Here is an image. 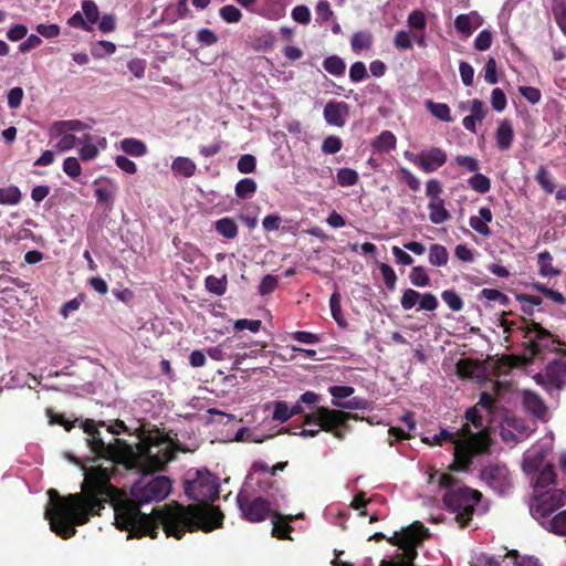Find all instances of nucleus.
<instances>
[{
    "mask_svg": "<svg viewBox=\"0 0 566 566\" xmlns=\"http://www.w3.org/2000/svg\"><path fill=\"white\" fill-rule=\"evenodd\" d=\"M112 471L102 467L85 470L81 493L61 496L56 490L50 489L44 517L51 531L67 539L75 535L76 525H85L91 516L101 514L108 503L114 509L115 525L128 531L129 537L156 538L161 526L166 536L180 539L186 532H211L223 525L224 515L221 512L203 506L176 504L145 515L140 506L164 501L171 491V480L164 475L150 476L154 471L142 470L143 476L133 484L128 497L112 484Z\"/></svg>",
    "mask_w": 566,
    "mask_h": 566,
    "instance_id": "f257e3e1",
    "label": "nucleus"
},
{
    "mask_svg": "<svg viewBox=\"0 0 566 566\" xmlns=\"http://www.w3.org/2000/svg\"><path fill=\"white\" fill-rule=\"evenodd\" d=\"M465 419L467 422L459 429L462 439L454 448V461L450 467L453 471H468L473 458L488 452L491 444L490 432L483 424L478 405L467 409Z\"/></svg>",
    "mask_w": 566,
    "mask_h": 566,
    "instance_id": "f03ea898",
    "label": "nucleus"
},
{
    "mask_svg": "<svg viewBox=\"0 0 566 566\" xmlns=\"http://www.w3.org/2000/svg\"><path fill=\"white\" fill-rule=\"evenodd\" d=\"M138 451L143 460L142 470L163 471L167 463L176 458L177 451H184L169 434L155 428L142 439Z\"/></svg>",
    "mask_w": 566,
    "mask_h": 566,
    "instance_id": "7ed1b4c3",
    "label": "nucleus"
},
{
    "mask_svg": "<svg viewBox=\"0 0 566 566\" xmlns=\"http://www.w3.org/2000/svg\"><path fill=\"white\" fill-rule=\"evenodd\" d=\"M428 530L420 522H412L387 538L388 543L397 546L400 552L389 558L381 559L379 566H417L418 547L427 535Z\"/></svg>",
    "mask_w": 566,
    "mask_h": 566,
    "instance_id": "20e7f679",
    "label": "nucleus"
},
{
    "mask_svg": "<svg viewBox=\"0 0 566 566\" xmlns=\"http://www.w3.org/2000/svg\"><path fill=\"white\" fill-rule=\"evenodd\" d=\"M439 484L448 492L443 496V502L449 511L457 513L455 520L459 525L464 527L472 521L475 507L481 501L482 494L470 488L463 486L453 489L457 479L452 474L444 473L440 476Z\"/></svg>",
    "mask_w": 566,
    "mask_h": 566,
    "instance_id": "39448f33",
    "label": "nucleus"
},
{
    "mask_svg": "<svg viewBox=\"0 0 566 566\" xmlns=\"http://www.w3.org/2000/svg\"><path fill=\"white\" fill-rule=\"evenodd\" d=\"M185 495L196 502L190 506H203L206 509H216L223 516L224 513L219 506L211 505L220 497L219 478L207 469L189 470L184 480Z\"/></svg>",
    "mask_w": 566,
    "mask_h": 566,
    "instance_id": "423d86ee",
    "label": "nucleus"
},
{
    "mask_svg": "<svg viewBox=\"0 0 566 566\" xmlns=\"http://www.w3.org/2000/svg\"><path fill=\"white\" fill-rule=\"evenodd\" d=\"M104 426H106L105 421L97 422L92 418H86L81 422L83 431L88 434L85 439L86 444L95 457L113 462L119 461L132 452V447L125 440L118 438L106 442L101 431V427Z\"/></svg>",
    "mask_w": 566,
    "mask_h": 566,
    "instance_id": "0eeeda50",
    "label": "nucleus"
},
{
    "mask_svg": "<svg viewBox=\"0 0 566 566\" xmlns=\"http://www.w3.org/2000/svg\"><path fill=\"white\" fill-rule=\"evenodd\" d=\"M361 419L357 413L329 409V407H316V410L305 413L303 424H316L323 431L331 432L338 440H344L346 433L352 430L349 420Z\"/></svg>",
    "mask_w": 566,
    "mask_h": 566,
    "instance_id": "6e6552de",
    "label": "nucleus"
},
{
    "mask_svg": "<svg viewBox=\"0 0 566 566\" xmlns=\"http://www.w3.org/2000/svg\"><path fill=\"white\" fill-rule=\"evenodd\" d=\"M523 338L525 339L523 350L527 360H533L548 350L556 349V344H559L547 328L533 319H530L528 326L525 327Z\"/></svg>",
    "mask_w": 566,
    "mask_h": 566,
    "instance_id": "1a4fd4ad",
    "label": "nucleus"
},
{
    "mask_svg": "<svg viewBox=\"0 0 566 566\" xmlns=\"http://www.w3.org/2000/svg\"><path fill=\"white\" fill-rule=\"evenodd\" d=\"M238 506L245 521L250 523H261L268 516H272L271 504L264 497H250L248 494L240 493L237 497Z\"/></svg>",
    "mask_w": 566,
    "mask_h": 566,
    "instance_id": "9d476101",
    "label": "nucleus"
},
{
    "mask_svg": "<svg viewBox=\"0 0 566 566\" xmlns=\"http://www.w3.org/2000/svg\"><path fill=\"white\" fill-rule=\"evenodd\" d=\"M566 503V492L560 489L548 490L535 499L531 506L532 516L543 521Z\"/></svg>",
    "mask_w": 566,
    "mask_h": 566,
    "instance_id": "9b49d317",
    "label": "nucleus"
},
{
    "mask_svg": "<svg viewBox=\"0 0 566 566\" xmlns=\"http://www.w3.org/2000/svg\"><path fill=\"white\" fill-rule=\"evenodd\" d=\"M480 478L492 490L503 495L512 488L511 474L503 463H491L482 468Z\"/></svg>",
    "mask_w": 566,
    "mask_h": 566,
    "instance_id": "f8f14e48",
    "label": "nucleus"
},
{
    "mask_svg": "<svg viewBox=\"0 0 566 566\" xmlns=\"http://www.w3.org/2000/svg\"><path fill=\"white\" fill-rule=\"evenodd\" d=\"M534 380L548 392L560 391L566 385V361H551L546 366V371H544V374H536Z\"/></svg>",
    "mask_w": 566,
    "mask_h": 566,
    "instance_id": "ddd939ff",
    "label": "nucleus"
},
{
    "mask_svg": "<svg viewBox=\"0 0 566 566\" xmlns=\"http://www.w3.org/2000/svg\"><path fill=\"white\" fill-rule=\"evenodd\" d=\"M448 161V154L440 147H431L418 154L415 166L424 174H432L443 167Z\"/></svg>",
    "mask_w": 566,
    "mask_h": 566,
    "instance_id": "4468645a",
    "label": "nucleus"
},
{
    "mask_svg": "<svg viewBox=\"0 0 566 566\" xmlns=\"http://www.w3.org/2000/svg\"><path fill=\"white\" fill-rule=\"evenodd\" d=\"M350 113V106L344 101H329L323 107V118L327 124L344 127Z\"/></svg>",
    "mask_w": 566,
    "mask_h": 566,
    "instance_id": "2eb2a0df",
    "label": "nucleus"
},
{
    "mask_svg": "<svg viewBox=\"0 0 566 566\" xmlns=\"http://www.w3.org/2000/svg\"><path fill=\"white\" fill-rule=\"evenodd\" d=\"M294 515H282L280 512L272 513V535L280 539H291L292 526L291 522L294 521Z\"/></svg>",
    "mask_w": 566,
    "mask_h": 566,
    "instance_id": "dca6fc26",
    "label": "nucleus"
},
{
    "mask_svg": "<svg viewBox=\"0 0 566 566\" xmlns=\"http://www.w3.org/2000/svg\"><path fill=\"white\" fill-rule=\"evenodd\" d=\"M482 24V18L476 11L471 13L459 14L454 20V28L464 36H470L475 29Z\"/></svg>",
    "mask_w": 566,
    "mask_h": 566,
    "instance_id": "f3484780",
    "label": "nucleus"
},
{
    "mask_svg": "<svg viewBox=\"0 0 566 566\" xmlns=\"http://www.w3.org/2000/svg\"><path fill=\"white\" fill-rule=\"evenodd\" d=\"M513 140L514 130L511 120L506 118L502 119L495 132L496 147L502 151H506L511 149Z\"/></svg>",
    "mask_w": 566,
    "mask_h": 566,
    "instance_id": "a211bd4d",
    "label": "nucleus"
},
{
    "mask_svg": "<svg viewBox=\"0 0 566 566\" xmlns=\"http://www.w3.org/2000/svg\"><path fill=\"white\" fill-rule=\"evenodd\" d=\"M170 169L176 177L191 178L196 174L197 166L187 157H177L172 160Z\"/></svg>",
    "mask_w": 566,
    "mask_h": 566,
    "instance_id": "6ab92c4d",
    "label": "nucleus"
},
{
    "mask_svg": "<svg viewBox=\"0 0 566 566\" xmlns=\"http://www.w3.org/2000/svg\"><path fill=\"white\" fill-rule=\"evenodd\" d=\"M429 220L436 224H441L451 219V213L446 208L444 199L429 201Z\"/></svg>",
    "mask_w": 566,
    "mask_h": 566,
    "instance_id": "aec40b11",
    "label": "nucleus"
},
{
    "mask_svg": "<svg viewBox=\"0 0 566 566\" xmlns=\"http://www.w3.org/2000/svg\"><path fill=\"white\" fill-rule=\"evenodd\" d=\"M90 126L78 119L59 120L53 123L51 127V135H62L64 133L71 134V132H81Z\"/></svg>",
    "mask_w": 566,
    "mask_h": 566,
    "instance_id": "412c9836",
    "label": "nucleus"
},
{
    "mask_svg": "<svg viewBox=\"0 0 566 566\" xmlns=\"http://www.w3.org/2000/svg\"><path fill=\"white\" fill-rule=\"evenodd\" d=\"M116 186L112 181H107V185L99 181H95V198L97 203L105 205L108 209H112Z\"/></svg>",
    "mask_w": 566,
    "mask_h": 566,
    "instance_id": "4be33fe9",
    "label": "nucleus"
},
{
    "mask_svg": "<svg viewBox=\"0 0 566 566\" xmlns=\"http://www.w3.org/2000/svg\"><path fill=\"white\" fill-rule=\"evenodd\" d=\"M374 43V36L369 31L355 32L350 38V46L354 53L360 54L363 51L370 50Z\"/></svg>",
    "mask_w": 566,
    "mask_h": 566,
    "instance_id": "5701e85b",
    "label": "nucleus"
},
{
    "mask_svg": "<svg viewBox=\"0 0 566 566\" xmlns=\"http://www.w3.org/2000/svg\"><path fill=\"white\" fill-rule=\"evenodd\" d=\"M511 312H503L499 318V325L503 328L504 333L512 334L515 331H520L522 336L525 334V327L528 326L530 319L520 317L518 319H507L506 315Z\"/></svg>",
    "mask_w": 566,
    "mask_h": 566,
    "instance_id": "b1692460",
    "label": "nucleus"
},
{
    "mask_svg": "<svg viewBox=\"0 0 566 566\" xmlns=\"http://www.w3.org/2000/svg\"><path fill=\"white\" fill-rule=\"evenodd\" d=\"M554 259L549 251L539 252L537 255L538 274L544 277H556L560 275V271L552 265Z\"/></svg>",
    "mask_w": 566,
    "mask_h": 566,
    "instance_id": "393cba45",
    "label": "nucleus"
},
{
    "mask_svg": "<svg viewBox=\"0 0 566 566\" xmlns=\"http://www.w3.org/2000/svg\"><path fill=\"white\" fill-rule=\"evenodd\" d=\"M556 472L552 463H546L537 473L534 482L535 490L546 489L548 485L555 484Z\"/></svg>",
    "mask_w": 566,
    "mask_h": 566,
    "instance_id": "a878e982",
    "label": "nucleus"
},
{
    "mask_svg": "<svg viewBox=\"0 0 566 566\" xmlns=\"http://www.w3.org/2000/svg\"><path fill=\"white\" fill-rule=\"evenodd\" d=\"M449 251L444 245L436 243L429 247V263L433 266H446L449 262Z\"/></svg>",
    "mask_w": 566,
    "mask_h": 566,
    "instance_id": "bb28decb",
    "label": "nucleus"
},
{
    "mask_svg": "<svg viewBox=\"0 0 566 566\" xmlns=\"http://www.w3.org/2000/svg\"><path fill=\"white\" fill-rule=\"evenodd\" d=\"M214 226L217 232L227 239H234L238 237L239 227L233 218H221L216 221Z\"/></svg>",
    "mask_w": 566,
    "mask_h": 566,
    "instance_id": "cd10ccee",
    "label": "nucleus"
},
{
    "mask_svg": "<svg viewBox=\"0 0 566 566\" xmlns=\"http://www.w3.org/2000/svg\"><path fill=\"white\" fill-rule=\"evenodd\" d=\"M232 338H227L218 346L208 348V352H206L208 353V357L217 361L232 358L233 354L230 352L232 349Z\"/></svg>",
    "mask_w": 566,
    "mask_h": 566,
    "instance_id": "c85d7f7f",
    "label": "nucleus"
},
{
    "mask_svg": "<svg viewBox=\"0 0 566 566\" xmlns=\"http://www.w3.org/2000/svg\"><path fill=\"white\" fill-rule=\"evenodd\" d=\"M462 438L459 437V430L457 432H451L447 429H442L440 433H436L432 437H424L422 439L423 442L429 444H436V446H442L444 442H452L454 443V448L457 447V443Z\"/></svg>",
    "mask_w": 566,
    "mask_h": 566,
    "instance_id": "c756f323",
    "label": "nucleus"
},
{
    "mask_svg": "<svg viewBox=\"0 0 566 566\" xmlns=\"http://www.w3.org/2000/svg\"><path fill=\"white\" fill-rule=\"evenodd\" d=\"M424 106L436 118L448 123L453 120L450 106L447 103H438L429 99L424 103Z\"/></svg>",
    "mask_w": 566,
    "mask_h": 566,
    "instance_id": "7c9ffc66",
    "label": "nucleus"
},
{
    "mask_svg": "<svg viewBox=\"0 0 566 566\" xmlns=\"http://www.w3.org/2000/svg\"><path fill=\"white\" fill-rule=\"evenodd\" d=\"M534 180L546 193H552L556 189L554 177H552V174L547 171L545 166L538 167L534 176Z\"/></svg>",
    "mask_w": 566,
    "mask_h": 566,
    "instance_id": "2f4dec72",
    "label": "nucleus"
},
{
    "mask_svg": "<svg viewBox=\"0 0 566 566\" xmlns=\"http://www.w3.org/2000/svg\"><path fill=\"white\" fill-rule=\"evenodd\" d=\"M373 147L382 153H388L396 147V137L389 130L381 132L373 143Z\"/></svg>",
    "mask_w": 566,
    "mask_h": 566,
    "instance_id": "473e14b6",
    "label": "nucleus"
},
{
    "mask_svg": "<svg viewBox=\"0 0 566 566\" xmlns=\"http://www.w3.org/2000/svg\"><path fill=\"white\" fill-rule=\"evenodd\" d=\"M331 312L334 319L337 322V324L346 328L348 326V322L344 315V312L342 310V296L338 292H335L332 294L331 300Z\"/></svg>",
    "mask_w": 566,
    "mask_h": 566,
    "instance_id": "72a5a7b5",
    "label": "nucleus"
},
{
    "mask_svg": "<svg viewBox=\"0 0 566 566\" xmlns=\"http://www.w3.org/2000/svg\"><path fill=\"white\" fill-rule=\"evenodd\" d=\"M542 525L551 532L566 535V511L558 513L552 520H542Z\"/></svg>",
    "mask_w": 566,
    "mask_h": 566,
    "instance_id": "f704fd0d",
    "label": "nucleus"
},
{
    "mask_svg": "<svg viewBox=\"0 0 566 566\" xmlns=\"http://www.w3.org/2000/svg\"><path fill=\"white\" fill-rule=\"evenodd\" d=\"M122 149L129 156L143 157L147 153L146 145L135 138H126L120 143Z\"/></svg>",
    "mask_w": 566,
    "mask_h": 566,
    "instance_id": "c9c22d12",
    "label": "nucleus"
},
{
    "mask_svg": "<svg viewBox=\"0 0 566 566\" xmlns=\"http://www.w3.org/2000/svg\"><path fill=\"white\" fill-rule=\"evenodd\" d=\"M504 557L513 558V566H543V563L537 557L520 555L516 549L507 551Z\"/></svg>",
    "mask_w": 566,
    "mask_h": 566,
    "instance_id": "e433bc0d",
    "label": "nucleus"
},
{
    "mask_svg": "<svg viewBox=\"0 0 566 566\" xmlns=\"http://www.w3.org/2000/svg\"><path fill=\"white\" fill-rule=\"evenodd\" d=\"M323 67L333 76H344L346 72L345 62L337 55L325 59V61H323Z\"/></svg>",
    "mask_w": 566,
    "mask_h": 566,
    "instance_id": "4c0bfd02",
    "label": "nucleus"
},
{
    "mask_svg": "<svg viewBox=\"0 0 566 566\" xmlns=\"http://www.w3.org/2000/svg\"><path fill=\"white\" fill-rule=\"evenodd\" d=\"M21 198L22 193L18 186L0 188V205H18Z\"/></svg>",
    "mask_w": 566,
    "mask_h": 566,
    "instance_id": "58836bf2",
    "label": "nucleus"
},
{
    "mask_svg": "<svg viewBox=\"0 0 566 566\" xmlns=\"http://www.w3.org/2000/svg\"><path fill=\"white\" fill-rule=\"evenodd\" d=\"M258 189L256 181L251 177L240 179L235 185V195L241 199L250 198Z\"/></svg>",
    "mask_w": 566,
    "mask_h": 566,
    "instance_id": "ea45409f",
    "label": "nucleus"
},
{
    "mask_svg": "<svg viewBox=\"0 0 566 566\" xmlns=\"http://www.w3.org/2000/svg\"><path fill=\"white\" fill-rule=\"evenodd\" d=\"M228 280L227 276L221 279L210 275L206 279V289L214 295H223L227 293Z\"/></svg>",
    "mask_w": 566,
    "mask_h": 566,
    "instance_id": "a19ab883",
    "label": "nucleus"
},
{
    "mask_svg": "<svg viewBox=\"0 0 566 566\" xmlns=\"http://www.w3.org/2000/svg\"><path fill=\"white\" fill-rule=\"evenodd\" d=\"M531 286L537 293H543L548 300H552L557 304L563 305L566 303V296L562 292H557V290H552L549 287H546L545 284L538 283V282L532 283Z\"/></svg>",
    "mask_w": 566,
    "mask_h": 566,
    "instance_id": "79ce46f5",
    "label": "nucleus"
},
{
    "mask_svg": "<svg viewBox=\"0 0 566 566\" xmlns=\"http://www.w3.org/2000/svg\"><path fill=\"white\" fill-rule=\"evenodd\" d=\"M355 389L350 386H333L329 388V394L333 397L332 403H346L345 399L352 397Z\"/></svg>",
    "mask_w": 566,
    "mask_h": 566,
    "instance_id": "37998d69",
    "label": "nucleus"
},
{
    "mask_svg": "<svg viewBox=\"0 0 566 566\" xmlns=\"http://www.w3.org/2000/svg\"><path fill=\"white\" fill-rule=\"evenodd\" d=\"M336 178L340 187H354L359 180V175L354 169L343 168L338 170Z\"/></svg>",
    "mask_w": 566,
    "mask_h": 566,
    "instance_id": "c03bdc74",
    "label": "nucleus"
},
{
    "mask_svg": "<svg viewBox=\"0 0 566 566\" xmlns=\"http://www.w3.org/2000/svg\"><path fill=\"white\" fill-rule=\"evenodd\" d=\"M371 402L367 399L355 397L346 402H335V407L339 410H368Z\"/></svg>",
    "mask_w": 566,
    "mask_h": 566,
    "instance_id": "a18cd8bd",
    "label": "nucleus"
},
{
    "mask_svg": "<svg viewBox=\"0 0 566 566\" xmlns=\"http://www.w3.org/2000/svg\"><path fill=\"white\" fill-rule=\"evenodd\" d=\"M410 283L416 287H426L430 285V276L427 275L422 266H415L409 273Z\"/></svg>",
    "mask_w": 566,
    "mask_h": 566,
    "instance_id": "49530a36",
    "label": "nucleus"
},
{
    "mask_svg": "<svg viewBox=\"0 0 566 566\" xmlns=\"http://www.w3.org/2000/svg\"><path fill=\"white\" fill-rule=\"evenodd\" d=\"M82 12L86 19V21L91 24H95L98 22V7L96 2L93 0H84L81 4Z\"/></svg>",
    "mask_w": 566,
    "mask_h": 566,
    "instance_id": "de8ad7c7",
    "label": "nucleus"
},
{
    "mask_svg": "<svg viewBox=\"0 0 566 566\" xmlns=\"http://www.w3.org/2000/svg\"><path fill=\"white\" fill-rule=\"evenodd\" d=\"M392 44L396 49L401 51L411 50V32L406 30H399L396 32Z\"/></svg>",
    "mask_w": 566,
    "mask_h": 566,
    "instance_id": "09e8293b",
    "label": "nucleus"
},
{
    "mask_svg": "<svg viewBox=\"0 0 566 566\" xmlns=\"http://www.w3.org/2000/svg\"><path fill=\"white\" fill-rule=\"evenodd\" d=\"M469 185L471 189L480 193H485L491 189V181L488 177L482 174H475L469 179Z\"/></svg>",
    "mask_w": 566,
    "mask_h": 566,
    "instance_id": "8fccbe9b",
    "label": "nucleus"
},
{
    "mask_svg": "<svg viewBox=\"0 0 566 566\" xmlns=\"http://www.w3.org/2000/svg\"><path fill=\"white\" fill-rule=\"evenodd\" d=\"M343 148V142L337 136H328L323 139V145H321V150L326 155H335L339 153Z\"/></svg>",
    "mask_w": 566,
    "mask_h": 566,
    "instance_id": "3c124183",
    "label": "nucleus"
},
{
    "mask_svg": "<svg viewBox=\"0 0 566 566\" xmlns=\"http://www.w3.org/2000/svg\"><path fill=\"white\" fill-rule=\"evenodd\" d=\"M442 300L452 311H461L464 306L463 300L454 290H444L442 292Z\"/></svg>",
    "mask_w": 566,
    "mask_h": 566,
    "instance_id": "603ef678",
    "label": "nucleus"
},
{
    "mask_svg": "<svg viewBox=\"0 0 566 566\" xmlns=\"http://www.w3.org/2000/svg\"><path fill=\"white\" fill-rule=\"evenodd\" d=\"M220 17L228 23H238L242 19V12L233 4H227L220 9Z\"/></svg>",
    "mask_w": 566,
    "mask_h": 566,
    "instance_id": "864d4df0",
    "label": "nucleus"
},
{
    "mask_svg": "<svg viewBox=\"0 0 566 566\" xmlns=\"http://www.w3.org/2000/svg\"><path fill=\"white\" fill-rule=\"evenodd\" d=\"M493 42V34L490 30H482L474 40V49L479 52L488 51Z\"/></svg>",
    "mask_w": 566,
    "mask_h": 566,
    "instance_id": "5fc2aeb1",
    "label": "nucleus"
},
{
    "mask_svg": "<svg viewBox=\"0 0 566 566\" xmlns=\"http://www.w3.org/2000/svg\"><path fill=\"white\" fill-rule=\"evenodd\" d=\"M443 192L441 181L437 179H429L426 181V190L424 193L429 198V201L443 199L441 193Z\"/></svg>",
    "mask_w": 566,
    "mask_h": 566,
    "instance_id": "6e6d98bb",
    "label": "nucleus"
},
{
    "mask_svg": "<svg viewBox=\"0 0 566 566\" xmlns=\"http://www.w3.org/2000/svg\"><path fill=\"white\" fill-rule=\"evenodd\" d=\"M407 24L412 29L423 31L427 24L424 13L420 10H412L407 17Z\"/></svg>",
    "mask_w": 566,
    "mask_h": 566,
    "instance_id": "4d7b16f0",
    "label": "nucleus"
},
{
    "mask_svg": "<svg viewBox=\"0 0 566 566\" xmlns=\"http://www.w3.org/2000/svg\"><path fill=\"white\" fill-rule=\"evenodd\" d=\"M379 271L386 287L389 291H394L397 282V276L392 268L386 263H381L379 265Z\"/></svg>",
    "mask_w": 566,
    "mask_h": 566,
    "instance_id": "13d9d810",
    "label": "nucleus"
},
{
    "mask_svg": "<svg viewBox=\"0 0 566 566\" xmlns=\"http://www.w3.org/2000/svg\"><path fill=\"white\" fill-rule=\"evenodd\" d=\"M480 297H483L488 301H497L501 305L507 306L510 304V298L500 292V290L494 289H484L480 292Z\"/></svg>",
    "mask_w": 566,
    "mask_h": 566,
    "instance_id": "bf43d9fd",
    "label": "nucleus"
},
{
    "mask_svg": "<svg viewBox=\"0 0 566 566\" xmlns=\"http://www.w3.org/2000/svg\"><path fill=\"white\" fill-rule=\"evenodd\" d=\"M81 165L75 157H67L63 161V172L69 178H78L81 175Z\"/></svg>",
    "mask_w": 566,
    "mask_h": 566,
    "instance_id": "052dcab7",
    "label": "nucleus"
},
{
    "mask_svg": "<svg viewBox=\"0 0 566 566\" xmlns=\"http://www.w3.org/2000/svg\"><path fill=\"white\" fill-rule=\"evenodd\" d=\"M290 407L287 406V402H284V400H277L274 402V409L272 412V419L284 422L291 418L290 413Z\"/></svg>",
    "mask_w": 566,
    "mask_h": 566,
    "instance_id": "680f3d73",
    "label": "nucleus"
},
{
    "mask_svg": "<svg viewBox=\"0 0 566 566\" xmlns=\"http://www.w3.org/2000/svg\"><path fill=\"white\" fill-rule=\"evenodd\" d=\"M256 169V158L253 155L247 154L241 156L238 161V170L243 174H252Z\"/></svg>",
    "mask_w": 566,
    "mask_h": 566,
    "instance_id": "e2e57ef3",
    "label": "nucleus"
},
{
    "mask_svg": "<svg viewBox=\"0 0 566 566\" xmlns=\"http://www.w3.org/2000/svg\"><path fill=\"white\" fill-rule=\"evenodd\" d=\"M261 326H262L261 319H251V318H239L233 324V327L235 331L249 329L253 333H258L261 329Z\"/></svg>",
    "mask_w": 566,
    "mask_h": 566,
    "instance_id": "0e129e2a",
    "label": "nucleus"
},
{
    "mask_svg": "<svg viewBox=\"0 0 566 566\" xmlns=\"http://www.w3.org/2000/svg\"><path fill=\"white\" fill-rule=\"evenodd\" d=\"M420 295L421 294H419L415 290H403L402 295L400 297L401 307L406 311L412 308L417 303H419Z\"/></svg>",
    "mask_w": 566,
    "mask_h": 566,
    "instance_id": "69168bd1",
    "label": "nucleus"
},
{
    "mask_svg": "<svg viewBox=\"0 0 566 566\" xmlns=\"http://www.w3.org/2000/svg\"><path fill=\"white\" fill-rule=\"evenodd\" d=\"M398 178L407 184V187L412 190V191H417L420 189V181L419 179L413 175L411 174L408 169L406 168H400L399 171H398Z\"/></svg>",
    "mask_w": 566,
    "mask_h": 566,
    "instance_id": "338daca9",
    "label": "nucleus"
},
{
    "mask_svg": "<svg viewBox=\"0 0 566 566\" xmlns=\"http://www.w3.org/2000/svg\"><path fill=\"white\" fill-rule=\"evenodd\" d=\"M279 285L277 277L273 275H265L260 285H259V293L261 295H270V293L274 292Z\"/></svg>",
    "mask_w": 566,
    "mask_h": 566,
    "instance_id": "774afa93",
    "label": "nucleus"
}]
</instances>
